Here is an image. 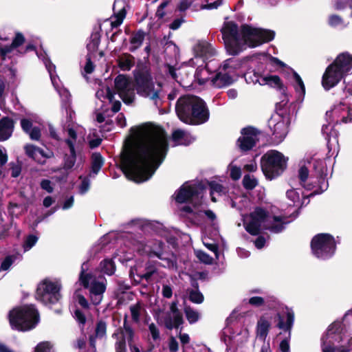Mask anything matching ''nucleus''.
Masks as SVG:
<instances>
[{
    "instance_id": "f257e3e1",
    "label": "nucleus",
    "mask_w": 352,
    "mask_h": 352,
    "mask_svg": "<svg viewBox=\"0 0 352 352\" xmlns=\"http://www.w3.org/2000/svg\"><path fill=\"white\" fill-rule=\"evenodd\" d=\"M168 151L165 130L154 128L148 131L144 142L135 147L129 146L122 152V170L128 179L136 183L146 182L163 162Z\"/></svg>"
},
{
    "instance_id": "f03ea898",
    "label": "nucleus",
    "mask_w": 352,
    "mask_h": 352,
    "mask_svg": "<svg viewBox=\"0 0 352 352\" xmlns=\"http://www.w3.org/2000/svg\"><path fill=\"white\" fill-rule=\"evenodd\" d=\"M175 111L179 119L189 125H200L210 118L206 102L200 97L184 95L179 97L175 104Z\"/></svg>"
},
{
    "instance_id": "7ed1b4c3",
    "label": "nucleus",
    "mask_w": 352,
    "mask_h": 352,
    "mask_svg": "<svg viewBox=\"0 0 352 352\" xmlns=\"http://www.w3.org/2000/svg\"><path fill=\"white\" fill-rule=\"evenodd\" d=\"M352 69V55L347 52L340 54L327 66L322 77V86L326 91L336 87Z\"/></svg>"
},
{
    "instance_id": "20e7f679",
    "label": "nucleus",
    "mask_w": 352,
    "mask_h": 352,
    "mask_svg": "<svg viewBox=\"0 0 352 352\" xmlns=\"http://www.w3.org/2000/svg\"><path fill=\"white\" fill-rule=\"evenodd\" d=\"M8 318L12 329L27 331L35 328L39 321V314L34 305H24L10 310Z\"/></svg>"
},
{
    "instance_id": "39448f33",
    "label": "nucleus",
    "mask_w": 352,
    "mask_h": 352,
    "mask_svg": "<svg viewBox=\"0 0 352 352\" xmlns=\"http://www.w3.org/2000/svg\"><path fill=\"white\" fill-rule=\"evenodd\" d=\"M288 157L276 150L267 151L261 158V168L267 179L280 177L287 169Z\"/></svg>"
},
{
    "instance_id": "423d86ee",
    "label": "nucleus",
    "mask_w": 352,
    "mask_h": 352,
    "mask_svg": "<svg viewBox=\"0 0 352 352\" xmlns=\"http://www.w3.org/2000/svg\"><path fill=\"white\" fill-rule=\"evenodd\" d=\"M312 254L318 258L327 260L331 258L336 250L334 237L328 233L315 235L310 243Z\"/></svg>"
},
{
    "instance_id": "0eeeda50",
    "label": "nucleus",
    "mask_w": 352,
    "mask_h": 352,
    "mask_svg": "<svg viewBox=\"0 0 352 352\" xmlns=\"http://www.w3.org/2000/svg\"><path fill=\"white\" fill-rule=\"evenodd\" d=\"M226 49L232 56L238 55L243 50L245 43H243L239 33L238 25L232 21L224 22L221 30Z\"/></svg>"
},
{
    "instance_id": "6e6552de",
    "label": "nucleus",
    "mask_w": 352,
    "mask_h": 352,
    "mask_svg": "<svg viewBox=\"0 0 352 352\" xmlns=\"http://www.w3.org/2000/svg\"><path fill=\"white\" fill-rule=\"evenodd\" d=\"M243 42L250 47L259 46L265 43L272 41L275 36V32L271 30L252 28L248 24L241 26Z\"/></svg>"
},
{
    "instance_id": "1a4fd4ad",
    "label": "nucleus",
    "mask_w": 352,
    "mask_h": 352,
    "mask_svg": "<svg viewBox=\"0 0 352 352\" xmlns=\"http://www.w3.org/2000/svg\"><path fill=\"white\" fill-rule=\"evenodd\" d=\"M61 287L57 283L44 279L37 285L35 298L45 305L52 306L60 300Z\"/></svg>"
},
{
    "instance_id": "9d476101",
    "label": "nucleus",
    "mask_w": 352,
    "mask_h": 352,
    "mask_svg": "<svg viewBox=\"0 0 352 352\" xmlns=\"http://www.w3.org/2000/svg\"><path fill=\"white\" fill-rule=\"evenodd\" d=\"M134 80L138 94L150 98L157 104L160 90L155 89L150 73L144 70L134 71Z\"/></svg>"
},
{
    "instance_id": "9b49d317",
    "label": "nucleus",
    "mask_w": 352,
    "mask_h": 352,
    "mask_svg": "<svg viewBox=\"0 0 352 352\" xmlns=\"http://www.w3.org/2000/svg\"><path fill=\"white\" fill-rule=\"evenodd\" d=\"M204 188L201 185H182L175 192V199L178 204L192 203L195 208L201 204Z\"/></svg>"
},
{
    "instance_id": "f8f14e48",
    "label": "nucleus",
    "mask_w": 352,
    "mask_h": 352,
    "mask_svg": "<svg viewBox=\"0 0 352 352\" xmlns=\"http://www.w3.org/2000/svg\"><path fill=\"white\" fill-rule=\"evenodd\" d=\"M250 221L244 223L245 230L252 236H258L261 232V224L269 217V212L264 208L257 206L250 213Z\"/></svg>"
},
{
    "instance_id": "ddd939ff",
    "label": "nucleus",
    "mask_w": 352,
    "mask_h": 352,
    "mask_svg": "<svg viewBox=\"0 0 352 352\" xmlns=\"http://www.w3.org/2000/svg\"><path fill=\"white\" fill-rule=\"evenodd\" d=\"M286 322L284 321V317L280 313H277L276 318L278 319L276 327L285 332H288V337L283 340L279 345L280 350L282 352H289V339L291 336V331L294 322V313L292 310L286 307Z\"/></svg>"
},
{
    "instance_id": "4468645a",
    "label": "nucleus",
    "mask_w": 352,
    "mask_h": 352,
    "mask_svg": "<svg viewBox=\"0 0 352 352\" xmlns=\"http://www.w3.org/2000/svg\"><path fill=\"white\" fill-rule=\"evenodd\" d=\"M240 136L236 144L242 152L252 150L256 144V137L258 133V130L253 126L244 127L241 131Z\"/></svg>"
},
{
    "instance_id": "2eb2a0df",
    "label": "nucleus",
    "mask_w": 352,
    "mask_h": 352,
    "mask_svg": "<svg viewBox=\"0 0 352 352\" xmlns=\"http://www.w3.org/2000/svg\"><path fill=\"white\" fill-rule=\"evenodd\" d=\"M313 169L315 172V175L318 182V189L314 190L311 193V195H316L320 194L325 191L328 187V182L326 180L327 175V165L321 160H315L313 162Z\"/></svg>"
},
{
    "instance_id": "dca6fc26",
    "label": "nucleus",
    "mask_w": 352,
    "mask_h": 352,
    "mask_svg": "<svg viewBox=\"0 0 352 352\" xmlns=\"http://www.w3.org/2000/svg\"><path fill=\"white\" fill-rule=\"evenodd\" d=\"M196 56L203 58L204 60H208L215 55L216 52L211 44L206 41H199L193 47Z\"/></svg>"
},
{
    "instance_id": "f3484780",
    "label": "nucleus",
    "mask_w": 352,
    "mask_h": 352,
    "mask_svg": "<svg viewBox=\"0 0 352 352\" xmlns=\"http://www.w3.org/2000/svg\"><path fill=\"white\" fill-rule=\"evenodd\" d=\"M349 327V323L347 322L336 320L332 322L327 330L326 333V339L333 338L335 336H338L339 337L338 342L342 341V337L340 336L343 331H346L347 330V327Z\"/></svg>"
},
{
    "instance_id": "a211bd4d",
    "label": "nucleus",
    "mask_w": 352,
    "mask_h": 352,
    "mask_svg": "<svg viewBox=\"0 0 352 352\" xmlns=\"http://www.w3.org/2000/svg\"><path fill=\"white\" fill-rule=\"evenodd\" d=\"M25 154L40 164H45V158L50 156L45 154L44 151L36 146L28 144L25 146Z\"/></svg>"
},
{
    "instance_id": "6ab92c4d",
    "label": "nucleus",
    "mask_w": 352,
    "mask_h": 352,
    "mask_svg": "<svg viewBox=\"0 0 352 352\" xmlns=\"http://www.w3.org/2000/svg\"><path fill=\"white\" fill-rule=\"evenodd\" d=\"M14 128V121L6 116L0 120V142L9 139L12 135Z\"/></svg>"
},
{
    "instance_id": "aec40b11",
    "label": "nucleus",
    "mask_w": 352,
    "mask_h": 352,
    "mask_svg": "<svg viewBox=\"0 0 352 352\" xmlns=\"http://www.w3.org/2000/svg\"><path fill=\"white\" fill-rule=\"evenodd\" d=\"M263 82L261 85H268L270 87L280 91L283 94H285L287 87H285L280 78L276 75H268L262 79Z\"/></svg>"
},
{
    "instance_id": "412c9836",
    "label": "nucleus",
    "mask_w": 352,
    "mask_h": 352,
    "mask_svg": "<svg viewBox=\"0 0 352 352\" xmlns=\"http://www.w3.org/2000/svg\"><path fill=\"white\" fill-rule=\"evenodd\" d=\"M213 85L217 88L230 86L234 82L232 77L228 73H217L212 80Z\"/></svg>"
},
{
    "instance_id": "4be33fe9",
    "label": "nucleus",
    "mask_w": 352,
    "mask_h": 352,
    "mask_svg": "<svg viewBox=\"0 0 352 352\" xmlns=\"http://www.w3.org/2000/svg\"><path fill=\"white\" fill-rule=\"evenodd\" d=\"M124 329L127 335V342L131 352H141L139 347L134 344L135 332L128 322L127 316L124 318Z\"/></svg>"
},
{
    "instance_id": "5701e85b",
    "label": "nucleus",
    "mask_w": 352,
    "mask_h": 352,
    "mask_svg": "<svg viewBox=\"0 0 352 352\" xmlns=\"http://www.w3.org/2000/svg\"><path fill=\"white\" fill-rule=\"evenodd\" d=\"M271 327L270 322L264 316H261L256 324V334L259 338L265 339L268 335Z\"/></svg>"
},
{
    "instance_id": "b1692460",
    "label": "nucleus",
    "mask_w": 352,
    "mask_h": 352,
    "mask_svg": "<svg viewBox=\"0 0 352 352\" xmlns=\"http://www.w3.org/2000/svg\"><path fill=\"white\" fill-rule=\"evenodd\" d=\"M118 63L122 70L129 71L135 65V58L129 53H124L118 58Z\"/></svg>"
},
{
    "instance_id": "393cba45",
    "label": "nucleus",
    "mask_w": 352,
    "mask_h": 352,
    "mask_svg": "<svg viewBox=\"0 0 352 352\" xmlns=\"http://www.w3.org/2000/svg\"><path fill=\"white\" fill-rule=\"evenodd\" d=\"M144 37L145 32L142 30L133 32L130 38V43L132 45L129 47V51L133 52L138 49L142 45Z\"/></svg>"
},
{
    "instance_id": "a878e982",
    "label": "nucleus",
    "mask_w": 352,
    "mask_h": 352,
    "mask_svg": "<svg viewBox=\"0 0 352 352\" xmlns=\"http://www.w3.org/2000/svg\"><path fill=\"white\" fill-rule=\"evenodd\" d=\"M114 84L117 94L131 88L130 79L124 74L118 75L114 80Z\"/></svg>"
},
{
    "instance_id": "bb28decb",
    "label": "nucleus",
    "mask_w": 352,
    "mask_h": 352,
    "mask_svg": "<svg viewBox=\"0 0 352 352\" xmlns=\"http://www.w3.org/2000/svg\"><path fill=\"white\" fill-rule=\"evenodd\" d=\"M101 272L107 275L111 276L115 273L116 264L112 258H104L100 263Z\"/></svg>"
},
{
    "instance_id": "cd10ccee",
    "label": "nucleus",
    "mask_w": 352,
    "mask_h": 352,
    "mask_svg": "<svg viewBox=\"0 0 352 352\" xmlns=\"http://www.w3.org/2000/svg\"><path fill=\"white\" fill-rule=\"evenodd\" d=\"M104 164V158L100 153H94L91 155V171L98 174Z\"/></svg>"
},
{
    "instance_id": "c85d7f7f",
    "label": "nucleus",
    "mask_w": 352,
    "mask_h": 352,
    "mask_svg": "<svg viewBox=\"0 0 352 352\" xmlns=\"http://www.w3.org/2000/svg\"><path fill=\"white\" fill-rule=\"evenodd\" d=\"M273 219L276 223H273L270 226L265 227L264 229L268 230L274 233L281 232L285 229V224L287 223L283 222V218L280 216H274Z\"/></svg>"
},
{
    "instance_id": "c756f323",
    "label": "nucleus",
    "mask_w": 352,
    "mask_h": 352,
    "mask_svg": "<svg viewBox=\"0 0 352 352\" xmlns=\"http://www.w3.org/2000/svg\"><path fill=\"white\" fill-rule=\"evenodd\" d=\"M184 323V318H181L178 316H173V319L168 316L164 320V325L166 329L171 330L173 329H178Z\"/></svg>"
},
{
    "instance_id": "7c9ffc66",
    "label": "nucleus",
    "mask_w": 352,
    "mask_h": 352,
    "mask_svg": "<svg viewBox=\"0 0 352 352\" xmlns=\"http://www.w3.org/2000/svg\"><path fill=\"white\" fill-rule=\"evenodd\" d=\"M76 161V152L70 153L69 155L65 154L63 157V168L65 170H71L75 165Z\"/></svg>"
},
{
    "instance_id": "2f4dec72",
    "label": "nucleus",
    "mask_w": 352,
    "mask_h": 352,
    "mask_svg": "<svg viewBox=\"0 0 352 352\" xmlns=\"http://www.w3.org/2000/svg\"><path fill=\"white\" fill-rule=\"evenodd\" d=\"M184 314L186 318L190 324H194L197 322L199 319V314L198 311L194 310L190 306H186L184 307Z\"/></svg>"
},
{
    "instance_id": "473e14b6",
    "label": "nucleus",
    "mask_w": 352,
    "mask_h": 352,
    "mask_svg": "<svg viewBox=\"0 0 352 352\" xmlns=\"http://www.w3.org/2000/svg\"><path fill=\"white\" fill-rule=\"evenodd\" d=\"M242 184L245 189L252 190L258 185V182L255 177L247 174L243 177Z\"/></svg>"
},
{
    "instance_id": "72a5a7b5",
    "label": "nucleus",
    "mask_w": 352,
    "mask_h": 352,
    "mask_svg": "<svg viewBox=\"0 0 352 352\" xmlns=\"http://www.w3.org/2000/svg\"><path fill=\"white\" fill-rule=\"evenodd\" d=\"M122 6L118 8L119 2L115 1L113 6V16L116 19H119L124 21L126 14V10L124 3H121Z\"/></svg>"
},
{
    "instance_id": "f704fd0d",
    "label": "nucleus",
    "mask_w": 352,
    "mask_h": 352,
    "mask_svg": "<svg viewBox=\"0 0 352 352\" xmlns=\"http://www.w3.org/2000/svg\"><path fill=\"white\" fill-rule=\"evenodd\" d=\"M120 98L122 100L124 103L126 104H129L132 103L134 100V92L133 89L131 88L118 93Z\"/></svg>"
},
{
    "instance_id": "c9c22d12",
    "label": "nucleus",
    "mask_w": 352,
    "mask_h": 352,
    "mask_svg": "<svg viewBox=\"0 0 352 352\" xmlns=\"http://www.w3.org/2000/svg\"><path fill=\"white\" fill-rule=\"evenodd\" d=\"M189 300L195 304H201L204 300V296L199 290H189Z\"/></svg>"
},
{
    "instance_id": "e433bc0d",
    "label": "nucleus",
    "mask_w": 352,
    "mask_h": 352,
    "mask_svg": "<svg viewBox=\"0 0 352 352\" xmlns=\"http://www.w3.org/2000/svg\"><path fill=\"white\" fill-rule=\"evenodd\" d=\"M208 186L210 189V195H212L214 192H217L219 195H226L227 192L226 188L215 181L210 182Z\"/></svg>"
},
{
    "instance_id": "4c0bfd02",
    "label": "nucleus",
    "mask_w": 352,
    "mask_h": 352,
    "mask_svg": "<svg viewBox=\"0 0 352 352\" xmlns=\"http://www.w3.org/2000/svg\"><path fill=\"white\" fill-rule=\"evenodd\" d=\"M85 263L81 266V271L79 276V280L80 284L84 287V288L87 289L89 287V281L92 278V275L89 273H85V270L84 268Z\"/></svg>"
},
{
    "instance_id": "58836bf2",
    "label": "nucleus",
    "mask_w": 352,
    "mask_h": 352,
    "mask_svg": "<svg viewBox=\"0 0 352 352\" xmlns=\"http://www.w3.org/2000/svg\"><path fill=\"white\" fill-rule=\"evenodd\" d=\"M106 290V285L101 282L94 281L90 287V294L102 295Z\"/></svg>"
},
{
    "instance_id": "ea45409f",
    "label": "nucleus",
    "mask_w": 352,
    "mask_h": 352,
    "mask_svg": "<svg viewBox=\"0 0 352 352\" xmlns=\"http://www.w3.org/2000/svg\"><path fill=\"white\" fill-rule=\"evenodd\" d=\"M107 333V323L105 321L100 320L97 322L95 329V335L97 338H102Z\"/></svg>"
},
{
    "instance_id": "a19ab883",
    "label": "nucleus",
    "mask_w": 352,
    "mask_h": 352,
    "mask_svg": "<svg viewBox=\"0 0 352 352\" xmlns=\"http://www.w3.org/2000/svg\"><path fill=\"white\" fill-rule=\"evenodd\" d=\"M236 60L234 58H228L226 60L221 68L222 71L225 72V73H230L233 72L238 66V64L235 63Z\"/></svg>"
},
{
    "instance_id": "79ce46f5",
    "label": "nucleus",
    "mask_w": 352,
    "mask_h": 352,
    "mask_svg": "<svg viewBox=\"0 0 352 352\" xmlns=\"http://www.w3.org/2000/svg\"><path fill=\"white\" fill-rule=\"evenodd\" d=\"M146 272L142 274H138L140 279H144L147 283L151 281L152 276L157 272V269L153 265L146 266L145 268Z\"/></svg>"
},
{
    "instance_id": "37998d69",
    "label": "nucleus",
    "mask_w": 352,
    "mask_h": 352,
    "mask_svg": "<svg viewBox=\"0 0 352 352\" xmlns=\"http://www.w3.org/2000/svg\"><path fill=\"white\" fill-rule=\"evenodd\" d=\"M52 345L48 341L39 342L34 348V352H52Z\"/></svg>"
},
{
    "instance_id": "c03bdc74",
    "label": "nucleus",
    "mask_w": 352,
    "mask_h": 352,
    "mask_svg": "<svg viewBox=\"0 0 352 352\" xmlns=\"http://www.w3.org/2000/svg\"><path fill=\"white\" fill-rule=\"evenodd\" d=\"M196 256L198 258V259L204 264L210 265L212 263V257H211L208 254L202 250H198L196 252Z\"/></svg>"
},
{
    "instance_id": "a18cd8bd",
    "label": "nucleus",
    "mask_w": 352,
    "mask_h": 352,
    "mask_svg": "<svg viewBox=\"0 0 352 352\" xmlns=\"http://www.w3.org/2000/svg\"><path fill=\"white\" fill-rule=\"evenodd\" d=\"M287 197L293 202V204L297 206L300 201V195L296 189H290L286 192Z\"/></svg>"
},
{
    "instance_id": "49530a36",
    "label": "nucleus",
    "mask_w": 352,
    "mask_h": 352,
    "mask_svg": "<svg viewBox=\"0 0 352 352\" xmlns=\"http://www.w3.org/2000/svg\"><path fill=\"white\" fill-rule=\"evenodd\" d=\"M126 341L124 336H121L115 343L116 352H127Z\"/></svg>"
},
{
    "instance_id": "de8ad7c7",
    "label": "nucleus",
    "mask_w": 352,
    "mask_h": 352,
    "mask_svg": "<svg viewBox=\"0 0 352 352\" xmlns=\"http://www.w3.org/2000/svg\"><path fill=\"white\" fill-rule=\"evenodd\" d=\"M268 302L265 301V298L261 297V296H253L251 297L249 300L248 303L255 307H260L261 306H263L265 303H267Z\"/></svg>"
},
{
    "instance_id": "09e8293b",
    "label": "nucleus",
    "mask_w": 352,
    "mask_h": 352,
    "mask_svg": "<svg viewBox=\"0 0 352 352\" xmlns=\"http://www.w3.org/2000/svg\"><path fill=\"white\" fill-rule=\"evenodd\" d=\"M25 41V38L21 32H16L12 40V45L15 49L21 46Z\"/></svg>"
},
{
    "instance_id": "8fccbe9b",
    "label": "nucleus",
    "mask_w": 352,
    "mask_h": 352,
    "mask_svg": "<svg viewBox=\"0 0 352 352\" xmlns=\"http://www.w3.org/2000/svg\"><path fill=\"white\" fill-rule=\"evenodd\" d=\"M74 317L76 321L81 325L82 329H84L87 319L84 313L79 309L74 311Z\"/></svg>"
},
{
    "instance_id": "3c124183",
    "label": "nucleus",
    "mask_w": 352,
    "mask_h": 352,
    "mask_svg": "<svg viewBox=\"0 0 352 352\" xmlns=\"http://www.w3.org/2000/svg\"><path fill=\"white\" fill-rule=\"evenodd\" d=\"M38 237L34 234H30L26 238L24 243V248L25 250L31 249L37 242Z\"/></svg>"
},
{
    "instance_id": "603ef678",
    "label": "nucleus",
    "mask_w": 352,
    "mask_h": 352,
    "mask_svg": "<svg viewBox=\"0 0 352 352\" xmlns=\"http://www.w3.org/2000/svg\"><path fill=\"white\" fill-rule=\"evenodd\" d=\"M309 170L305 166H302L299 168L298 177L300 184L305 183L309 177Z\"/></svg>"
},
{
    "instance_id": "864d4df0",
    "label": "nucleus",
    "mask_w": 352,
    "mask_h": 352,
    "mask_svg": "<svg viewBox=\"0 0 352 352\" xmlns=\"http://www.w3.org/2000/svg\"><path fill=\"white\" fill-rule=\"evenodd\" d=\"M91 45L92 46L94 50H96L98 48V46L100 43V34L99 32H92L91 35Z\"/></svg>"
},
{
    "instance_id": "5fc2aeb1",
    "label": "nucleus",
    "mask_w": 352,
    "mask_h": 352,
    "mask_svg": "<svg viewBox=\"0 0 352 352\" xmlns=\"http://www.w3.org/2000/svg\"><path fill=\"white\" fill-rule=\"evenodd\" d=\"M168 1H165L162 2L158 6V7L157 8L156 13H155V16L157 18L160 19H163L165 16L166 12L164 11V9L168 6Z\"/></svg>"
},
{
    "instance_id": "6e6d98bb",
    "label": "nucleus",
    "mask_w": 352,
    "mask_h": 352,
    "mask_svg": "<svg viewBox=\"0 0 352 352\" xmlns=\"http://www.w3.org/2000/svg\"><path fill=\"white\" fill-rule=\"evenodd\" d=\"M230 177L233 181L239 180L241 177V170L240 167L234 166L230 169Z\"/></svg>"
},
{
    "instance_id": "4d7b16f0",
    "label": "nucleus",
    "mask_w": 352,
    "mask_h": 352,
    "mask_svg": "<svg viewBox=\"0 0 352 352\" xmlns=\"http://www.w3.org/2000/svg\"><path fill=\"white\" fill-rule=\"evenodd\" d=\"M15 49L12 47V45L10 44L9 45H5L3 47H0V57L2 60H5L6 59V56L8 54L11 53L13 50Z\"/></svg>"
},
{
    "instance_id": "13d9d810",
    "label": "nucleus",
    "mask_w": 352,
    "mask_h": 352,
    "mask_svg": "<svg viewBox=\"0 0 352 352\" xmlns=\"http://www.w3.org/2000/svg\"><path fill=\"white\" fill-rule=\"evenodd\" d=\"M10 166L11 169V177L14 178L19 177L21 173V166L19 164H15L14 162H11Z\"/></svg>"
},
{
    "instance_id": "bf43d9fd",
    "label": "nucleus",
    "mask_w": 352,
    "mask_h": 352,
    "mask_svg": "<svg viewBox=\"0 0 352 352\" xmlns=\"http://www.w3.org/2000/svg\"><path fill=\"white\" fill-rule=\"evenodd\" d=\"M148 329L153 340H157L160 338V330L154 323L152 322L148 325Z\"/></svg>"
},
{
    "instance_id": "052dcab7",
    "label": "nucleus",
    "mask_w": 352,
    "mask_h": 352,
    "mask_svg": "<svg viewBox=\"0 0 352 352\" xmlns=\"http://www.w3.org/2000/svg\"><path fill=\"white\" fill-rule=\"evenodd\" d=\"M343 23V20L339 15L332 14L329 18V24L332 27L338 26Z\"/></svg>"
},
{
    "instance_id": "680f3d73",
    "label": "nucleus",
    "mask_w": 352,
    "mask_h": 352,
    "mask_svg": "<svg viewBox=\"0 0 352 352\" xmlns=\"http://www.w3.org/2000/svg\"><path fill=\"white\" fill-rule=\"evenodd\" d=\"M168 349L170 352H177L179 350V343L172 336L168 339Z\"/></svg>"
},
{
    "instance_id": "e2e57ef3",
    "label": "nucleus",
    "mask_w": 352,
    "mask_h": 352,
    "mask_svg": "<svg viewBox=\"0 0 352 352\" xmlns=\"http://www.w3.org/2000/svg\"><path fill=\"white\" fill-rule=\"evenodd\" d=\"M293 76L296 85L300 87V89L302 91V94H305V87L301 77L294 70H293Z\"/></svg>"
},
{
    "instance_id": "0e129e2a",
    "label": "nucleus",
    "mask_w": 352,
    "mask_h": 352,
    "mask_svg": "<svg viewBox=\"0 0 352 352\" xmlns=\"http://www.w3.org/2000/svg\"><path fill=\"white\" fill-rule=\"evenodd\" d=\"M40 186L43 190H46L49 193H52L54 190V188L52 186L51 181L47 179L41 180L40 183Z\"/></svg>"
},
{
    "instance_id": "69168bd1",
    "label": "nucleus",
    "mask_w": 352,
    "mask_h": 352,
    "mask_svg": "<svg viewBox=\"0 0 352 352\" xmlns=\"http://www.w3.org/2000/svg\"><path fill=\"white\" fill-rule=\"evenodd\" d=\"M13 263V259L11 256H7L4 260L2 261L1 266H0V270L6 271L8 270L12 264Z\"/></svg>"
},
{
    "instance_id": "338daca9",
    "label": "nucleus",
    "mask_w": 352,
    "mask_h": 352,
    "mask_svg": "<svg viewBox=\"0 0 352 352\" xmlns=\"http://www.w3.org/2000/svg\"><path fill=\"white\" fill-rule=\"evenodd\" d=\"M90 186V180L87 177H85L82 180V182L80 184L79 191L81 194H85L87 192Z\"/></svg>"
},
{
    "instance_id": "774afa93",
    "label": "nucleus",
    "mask_w": 352,
    "mask_h": 352,
    "mask_svg": "<svg viewBox=\"0 0 352 352\" xmlns=\"http://www.w3.org/2000/svg\"><path fill=\"white\" fill-rule=\"evenodd\" d=\"M185 133L182 130L177 129L172 134V140L175 143H179L184 138Z\"/></svg>"
}]
</instances>
